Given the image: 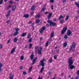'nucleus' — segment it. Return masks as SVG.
<instances>
[{
    "label": "nucleus",
    "instance_id": "f257e3e1",
    "mask_svg": "<svg viewBox=\"0 0 79 79\" xmlns=\"http://www.w3.org/2000/svg\"><path fill=\"white\" fill-rule=\"evenodd\" d=\"M73 58L72 57H71L68 59V63L69 64V68L70 69H73L75 68V66L74 65H72L73 64V60H72Z\"/></svg>",
    "mask_w": 79,
    "mask_h": 79
},
{
    "label": "nucleus",
    "instance_id": "f03ea898",
    "mask_svg": "<svg viewBox=\"0 0 79 79\" xmlns=\"http://www.w3.org/2000/svg\"><path fill=\"white\" fill-rule=\"evenodd\" d=\"M67 30V27H64L63 29H62V30L61 31V33L62 35L63 34H64L65 33V32H66V31Z\"/></svg>",
    "mask_w": 79,
    "mask_h": 79
},
{
    "label": "nucleus",
    "instance_id": "7ed1b4c3",
    "mask_svg": "<svg viewBox=\"0 0 79 79\" xmlns=\"http://www.w3.org/2000/svg\"><path fill=\"white\" fill-rule=\"evenodd\" d=\"M37 57H36L35 59H34L32 60V63L31 64V65H33V64H34L35 63V61L37 60Z\"/></svg>",
    "mask_w": 79,
    "mask_h": 79
},
{
    "label": "nucleus",
    "instance_id": "20e7f679",
    "mask_svg": "<svg viewBox=\"0 0 79 79\" xmlns=\"http://www.w3.org/2000/svg\"><path fill=\"white\" fill-rule=\"evenodd\" d=\"M67 34L69 36H70V35H71V34H72V32L70 30H69L67 31Z\"/></svg>",
    "mask_w": 79,
    "mask_h": 79
},
{
    "label": "nucleus",
    "instance_id": "39448f33",
    "mask_svg": "<svg viewBox=\"0 0 79 79\" xmlns=\"http://www.w3.org/2000/svg\"><path fill=\"white\" fill-rule=\"evenodd\" d=\"M76 47V44L75 43H73L72 44V46H71L70 47V50H72V49H73V48H75Z\"/></svg>",
    "mask_w": 79,
    "mask_h": 79
},
{
    "label": "nucleus",
    "instance_id": "423d86ee",
    "mask_svg": "<svg viewBox=\"0 0 79 79\" xmlns=\"http://www.w3.org/2000/svg\"><path fill=\"white\" fill-rule=\"evenodd\" d=\"M40 65L42 66H45V63L42 60H41L40 61Z\"/></svg>",
    "mask_w": 79,
    "mask_h": 79
},
{
    "label": "nucleus",
    "instance_id": "0eeeda50",
    "mask_svg": "<svg viewBox=\"0 0 79 79\" xmlns=\"http://www.w3.org/2000/svg\"><path fill=\"white\" fill-rule=\"evenodd\" d=\"M10 79H13V77H14V75L13 74L10 73Z\"/></svg>",
    "mask_w": 79,
    "mask_h": 79
},
{
    "label": "nucleus",
    "instance_id": "6e6552de",
    "mask_svg": "<svg viewBox=\"0 0 79 79\" xmlns=\"http://www.w3.org/2000/svg\"><path fill=\"white\" fill-rule=\"evenodd\" d=\"M52 13H51L49 14V16L48 17V18L49 19L52 17Z\"/></svg>",
    "mask_w": 79,
    "mask_h": 79
},
{
    "label": "nucleus",
    "instance_id": "1a4fd4ad",
    "mask_svg": "<svg viewBox=\"0 0 79 79\" xmlns=\"http://www.w3.org/2000/svg\"><path fill=\"white\" fill-rule=\"evenodd\" d=\"M34 53H32V54L31 55L30 59L31 60H33V58H34Z\"/></svg>",
    "mask_w": 79,
    "mask_h": 79
},
{
    "label": "nucleus",
    "instance_id": "9d476101",
    "mask_svg": "<svg viewBox=\"0 0 79 79\" xmlns=\"http://www.w3.org/2000/svg\"><path fill=\"white\" fill-rule=\"evenodd\" d=\"M29 15L28 14H25L24 15L23 17L24 18H29Z\"/></svg>",
    "mask_w": 79,
    "mask_h": 79
},
{
    "label": "nucleus",
    "instance_id": "9b49d317",
    "mask_svg": "<svg viewBox=\"0 0 79 79\" xmlns=\"http://www.w3.org/2000/svg\"><path fill=\"white\" fill-rule=\"evenodd\" d=\"M18 39L17 38L15 37L14 39V40L13 41L14 42L16 43L17 42V41H18Z\"/></svg>",
    "mask_w": 79,
    "mask_h": 79
},
{
    "label": "nucleus",
    "instance_id": "f8f14e48",
    "mask_svg": "<svg viewBox=\"0 0 79 79\" xmlns=\"http://www.w3.org/2000/svg\"><path fill=\"white\" fill-rule=\"evenodd\" d=\"M27 34V33H23L21 35V37H24Z\"/></svg>",
    "mask_w": 79,
    "mask_h": 79
},
{
    "label": "nucleus",
    "instance_id": "ddd939ff",
    "mask_svg": "<svg viewBox=\"0 0 79 79\" xmlns=\"http://www.w3.org/2000/svg\"><path fill=\"white\" fill-rule=\"evenodd\" d=\"M16 7L15 6H14L12 8V11H15V10H16Z\"/></svg>",
    "mask_w": 79,
    "mask_h": 79
},
{
    "label": "nucleus",
    "instance_id": "4468645a",
    "mask_svg": "<svg viewBox=\"0 0 79 79\" xmlns=\"http://www.w3.org/2000/svg\"><path fill=\"white\" fill-rule=\"evenodd\" d=\"M40 22V20L39 19H38L36 20L35 23H36V24H38Z\"/></svg>",
    "mask_w": 79,
    "mask_h": 79
},
{
    "label": "nucleus",
    "instance_id": "2eb2a0df",
    "mask_svg": "<svg viewBox=\"0 0 79 79\" xmlns=\"http://www.w3.org/2000/svg\"><path fill=\"white\" fill-rule=\"evenodd\" d=\"M52 25L53 27H54V26H56V23H53L52 22Z\"/></svg>",
    "mask_w": 79,
    "mask_h": 79
},
{
    "label": "nucleus",
    "instance_id": "dca6fc26",
    "mask_svg": "<svg viewBox=\"0 0 79 79\" xmlns=\"http://www.w3.org/2000/svg\"><path fill=\"white\" fill-rule=\"evenodd\" d=\"M35 6H33L31 9V10L32 11H33V10H34L35 9Z\"/></svg>",
    "mask_w": 79,
    "mask_h": 79
},
{
    "label": "nucleus",
    "instance_id": "f3484780",
    "mask_svg": "<svg viewBox=\"0 0 79 79\" xmlns=\"http://www.w3.org/2000/svg\"><path fill=\"white\" fill-rule=\"evenodd\" d=\"M15 48L13 49L11 51V54H12V53H13L15 52Z\"/></svg>",
    "mask_w": 79,
    "mask_h": 79
},
{
    "label": "nucleus",
    "instance_id": "a211bd4d",
    "mask_svg": "<svg viewBox=\"0 0 79 79\" xmlns=\"http://www.w3.org/2000/svg\"><path fill=\"white\" fill-rule=\"evenodd\" d=\"M48 44H49V41L48 40L46 43L45 44V46L46 47H48Z\"/></svg>",
    "mask_w": 79,
    "mask_h": 79
},
{
    "label": "nucleus",
    "instance_id": "6ab92c4d",
    "mask_svg": "<svg viewBox=\"0 0 79 79\" xmlns=\"http://www.w3.org/2000/svg\"><path fill=\"white\" fill-rule=\"evenodd\" d=\"M53 36H54V32H52L51 34L50 38H52V37H53Z\"/></svg>",
    "mask_w": 79,
    "mask_h": 79
},
{
    "label": "nucleus",
    "instance_id": "aec40b11",
    "mask_svg": "<svg viewBox=\"0 0 79 79\" xmlns=\"http://www.w3.org/2000/svg\"><path fill=\"white\" fill-rule=\"evenodd\" d=\"M40 15L38 14L35 16V18H39L40 17Z\"/></svg>",
    "mask_w": 79,
    "mask_h": 79
},
{
    "label": "nucleus",
    "instance_id": "412c9836",
    "mask_svg": "<svg viewBox=\"0 0 79 79\" xmlns=\"http://www.w3.org/2000/svg\"><path fill=\"white\" fill-rule=\"evenodd\" d=\"M18 34V32L16 31L15 32L14 34V35L15 36L16 35H17Z\"/></svg>",
    "mask_w": 79,
    "mask_h": 79
},
{
    "label": "nucleus",
    "instance_id": "4be33fe9",
    "mask_svg": "<svg viewBox=\"0 0 79 79\" xmlns=\"http://www.w3.org/2000/svg\"><path fill=\"white\" fill-rule=\"evenodd\" d=\"M75 3H76V5L79 8V4L77 2H75Z\"/></svg>",
    "mask_w": 79,
    "mask_h": 79
},
{
    "label": "nucleus",
    "instance_id": "5701e85b",
    "mask_svg": "<svg viewBox=\"0 0 79 79\" xmlns=\"http://www.w3.org/2000/svg\"><path fill=\"white\" fill-rule=\"evenodd\" d=\"M68 36L67 35H65L64 37V38L65 39H68Z\"/></svg>",
    "mask_w": 79,
    "mask_h": 79
},
{
    "label": "nucleus",
    "instance_id": "b1692460",
    "mask_svg": "<svg viewBox=\"0 0 79 79\" xmlns=\"http://www.w3.org/2000/svg\"><path fill=\"white\" fill-rule=\"evenodd\" d=\"M69 18V15H66V18L65 19V21H67L68 19Z\"/></svg>",
    "mask_w": 79,
    "mask_h": 79
},
{
    "label": "nucleus",
    "instance_id": "393cba45",
    "mask_svg": "<svg viewBox=\"0 0 79 79\" xmlns=\"http://www.w3.org/2000/svg\"><path fill=\"white\" fill-rule=\"evenodd\" d=\"M31 36V34H29L27 35V38L28 39H29Z\"/></svg>",
    "mask_w": 79,
    "mask_h": 79
},
{
    "label": "nucleus",
    "instance_id": "a878e982",
    "mask_svg": "<svg viewBox=\"0 0 79 79\" xmlns=\"http://www.w3.org/2000/svg\"><path fill=\"white\" fill-rule=\"evenodd\" d=\"M67 46V43H64V47H66Z\"/></svg>",
    "mask_w": 79,
    "mask_h": 79
},
{
    "label": "nucleus",
    "instance_id": "bb28decb",
    "mask_svg": "<svg viewBox=\"0 0 79 79\" xmlns=\"http://www.w3.org/2000/svg\"><path fill=\"white\" fill-rule=\"evenodd\" d=\"M48 61H49V63H52V61H53V60H52V59H51L48 60Z\"/></svg>",
    "mask_w": 79,
    "mask_h": 79
},
{
    "label": "nucleus",
    "instance_id": "cd10ccee",
    "mask_svg": "<svg viewBox=\"0 0 79 79\" xmlns=\"http://www.w3.org/2000/svg\"><path fill=\"white\" fill-rule=\"evenodd\" d=\"M38 53L39 55H41V54H42V51H41L40 50L39 51H38Z\"/></svg>",
    "mask_w": 79,
    "mask_h": 79
},
{
    "label": "nucleus",
    "instance_id": "c85d7f7f",
    "mask_svg": "<svg viewBox=\"0 0 79 79\" xmlns=\"http://www.w3.org/2000/svg\"><path fill=\"white\" fill-rule=\"evenodd\" d=\"M20 60H24V56H22L20 57Z\"/></svg>",
    "mask_w": 79,
    "mask_h": 79
},
{
    "label": "nucleus",
    "instance_id": "c756f323",
    "mask_svg": "<svg viewBox=\"0 0 79 79\" xmlns=\"http://www.w3.org/2000/svg\"><path fill=\"white\" fill-rule=\"evenodd\" d=\"M63 18V15H61L59 18V20H60L61 19V18Z\"/></svg>",
    "mask_w": 79,
    "mask_h": 79
},
{
    "label": "nucleus",
    "instance_id": "7c9ffc66",
    "mask_svg": "<svg viewBox=\"0 0 79 79\" xmlns=\"http://www.w3.org/2000/svg\"><path fill=\"white\" fill-rule=\"evenodd\" d=\"M28 42H29L30 43H31V42H32V38H31L29 39V40L28 41Z\"/></svg>",
    "mask_w": 79,
    "mask_h": 79
},
{
    "label": "nucleus",
    "instance_id": "2f4dec72",
    "mask_svg": "<svg viewBox=\"0 0 79 79\" xmlns=\"http://www.w3.org/2000/svg\"><path fill=\"white\" fill-rule=\"evenodd\" d=\"M42 48L41 47H39L38 48V50L40 51H40H42Z\"/></svg>",
    "mask_w": 79,
    "mask_h": 79
},
{
    "label": "nucleus",
    "instance_id": "473e14b6",
    "mask_svg": "<svg viewBox=\"0 0 79 79\" xmlns=\"http://www.w3.org/2000/svg\"><path fill=\"white\" fill-rule=\"evenodd\" d=\"M43 31H44V30H43L41 29L40 30V33H41V34H42V33H43Z\"/></svg>",
    "mask_w": 79,
    "mask_h": 79
},
{
    "label": "nucleus",
    "instance_id": "72a5a7b5",
    "mask_svg": "<svg viewBox=\"0 0 79 79\" xmlns=\"http://www.w3.org/2000/svg\"><path fill=\"white\" fill-rule=\"evenodd\" d=\"M48 23H52V22L51 21H50V19H49V20L48 21Z\"/></svg>",
    "mask_w": 79,
    "mask_h": 79
},
{
    "label": "nucleus",
    "instance_id": "f704fd0d",
    "mask_svg": "<svg viewBox=\"0 0 79 79\" xmlns=\"http://www.w3.org/2000/svg\"><path fill=\"white\" fill-rule=\"evenodd\" d=\"M13 3V2L12 1H9V4H12V3Z\"/></svg>",
    "mask_w": 79,
    "mask_h": 79
},
{
    "label": "nucleus",
    "instance_id": "c9c22d12",
    "mask_svg": "<svg viewBox=\"0 0 79 79\" xmlns=\"http://www.w3.org/2000/svg\"><path fill=\"white\" fill-rule=\"evenodd\" d=\"M43 31H44V30L45 29V27H42V28L41 29Z\"/></svg>",
    "mask_w": 79,
    "mask_h": 79
},
{
    "label": "nucleus",
    "instance_id": "e433bc0d",
    "mask_svg": "<svg viewBox=\"0 0 79 79\" xmlns=\"http://www.w3.org/2000/svg\"><path fill=\"white\" fill-rule=\"evenodd\" d=\"M15 30L16 32H18V31H19V28H17L15 29Z\"/></svg>",
    "mask_w": 79,
    "mask_h": 79
},
{
    "label": "nucleus",
    "instance_id": "4c0bfd02",
    "mask_svg": "<svg viewBox=\"0 0 79 79\" xmlns=\"http://www.w3.org/2000/svg\"><path fill=\"white\" fill-rule=\"evenodd\" d=\"M12 7V6L11 5H10L9 6L7 7V8L8 9H9V8H11Z\"/></svg>",
    "mask_w": 79,
    "mask_h": 79
},
{
    "label": "nucleus",
    "instance_id": "58836bf2",
    "mask_svg": "<svg viewBox=\"0 0 79 79\" xmlns=\"http://www.w3.org/2000/svg\"><path fill=\"white\" fill-rule=\"evenodd\" d=\"M54 58L55 60L56 59V58H57V56L56 55H55L54 56Z\"/></svg>",
    "mask_w": 79,
    "mask_h": 79
},
{
    "label": "nucleus",
    "instance_id": "ea45409f",
    "mask_svg": "<svg viewBox=\"0 0 79 79\" xmlns=\"http://www.w3.org/2000/svg\"><path fill=\"white\" fill-rule=\"evenodd\" d=\"M29 48H32V44H30L29 45Z\"/></svg>",
    "mask_w": 79,
    "mask_h": 79
},
{
    "label": "nucleus",
    "instance_id": "a19ab883",
    "mask_svg": "<svg viewBox=\"0 0 79 79\" xmlns=\"http://www.w3.org/2000/svg\"><path fill=\"white\" fill-rule=\"evenodd\" d=\"M32 67H30L29 69V71L31 72V70H32Z\"/></svg>",
    "mask_w": 79,
    "mask_h": 79
},
{
    "label": "nucleus",
    "instance_id": "79ce46f5",
    "mask_svg": "<svg viewBox=\"0 0 79 79\" xmlns=\"http://www.w3.org/2000/svg\"><path fill=\"white\" fill-rule=\"evenodd\" d=\"M44 10H45V8L44 7L42 9L41 11H44Z\"/></svg>",
    "mask_w": 79,
    "mask_h": 79
},
{
    "label": "nucleus",
    "instance_id": "37998d69",
    "mask_svg": "<svg viewBox=\"0 0 79 79\" xmlns=\"http://www.w3.org/2000/svg\"><path fill=\"white\" fill-rule=\"evenodd\" d=\"M23 74H24L25 75H26V74H27V73H26V72H23Z\"/></svg>",
    "mask_w": 79,
    "mask_h": 79
},
{
    "label": "nucleus",
    "instance_id": "c03bdc74",
    "mask_svg": "<svg viewBox=\"0 0 79 79\" xmlns=\"http://www.w3.org/2000/svg\"><path fill=\"white\" fill-rule=\"evenodd\" d=\"M3 3V0H1L0 1V4H2Z\"/></svg>",
    "mask_w": 79,
    "mask_h": 79
},
{
    "label": "nucleus",
    "instance_id": "a18cd8bd",
    "mask_svg": "<svg viewBox=\"0 0 79 79\" xmlns=\"http://www.w3.org/2000/svg\"><path fill=\"white\" fill-rule=\"evenodd\" d=\"M6 16L7 17H8L10 16V13H8V14L6 15Z\"/></svg>",
    "mask_w": 79,
    "mask_h": 79
},
{
    "label": "nucleus",
    "instance_id": "49530a36",
    "mask_svg": "<svg viewBox=\"0 0 79 79\" xmlns=\"http://www.w3.org/2000/svg\"><path fill=\"white\" fill-rule=\"evenodd\" d=\"M41 60L43 62H44V61H46V60L44 58L43 60Z\"/></svg>",
    "mask_w": 79,
    "mask_h": 79
},
{
    "label": "nucleus",
    "instance_id": "de8ad7c7",
    "mask_svg": "<svg viewBox=\"0 0 79 79\" xmlns=\"http://www.w3.org/2000/svg\"><path fill=\"white\" fill-rule=\"evenodd\" d=\"M51 10H53V5H51Z\"/></svg>",
    "mask_w": 79,
    "mask_h": 79
},
{
    "label": "nucleus",
    "instance_id": "09e8293b",
    "mask_svg": "<svg viewBox=\"0 0 79 79\" xmlns=\"http://www.w3.org/2000/svg\"><path fill=\"white\" fill-rule=\"evenodd\" d=\"M50 2L51 3H54V0H50Z\"/></svg>",
    "mask_w": 79,
    "mask_h": 79
},
{
    "label": "nucleus",
    "instance_id": "8fccbe9b",
    "mask_svg": "<svg viewBox=\"0 0 79 79\" xmlns=\"http://www.w3.org/2000/svg\"><path fill=\"white\" fill-rule=\"evenodd\" d=\"M3 64L1 63H0V68H1Z\"/></svg>",
    "mask_w": 79,
    "mask_h": 79
},
{
    "label": "nucleus",
    "instance_id": "3c124183",
    "mask_svg": "<svg viewBox=\"0 0 79 79\" xmlns=\"http://www.w3.org/2000/svg\"><path fill=\"white\" fill-rule=\"evenodd\" d=\"M10 20H8L7 21H6V23L7 24H9L10 23Z\"/></svg>",
    "mask_w": 79,
    "mask_h": 79
},
{
    "label": "nucleus",
    "instance_id": "603ef678",
    "mask_svg": "<svg viewBox=\"0 0 79 79\" xmlns=\"http://www.w3.org/2000/svg\"><path fill=\"white\" fill-rule=\"evenodd\" d=\"M53 20L54 21H57V20L55 18L53 19Z\"/></svg>",
    "mask_w": 79,
    "mask_h": 79
},
{
    "label": "nucleus",
    "instance_id": "864d4df0",
    "mask_svg": "<svg viewBox=\"0 0 79 79\" xmlns=\"http://www.w3.org/2000/svg\"><path fill=\"white\" fill-rule=\"evenodd\" d=\"M60 22L61 24H62L63 23V20H60Z\"/></svg>",
    "mask_w": 79,
    "mask_h": 79
},
{
    "label": "nucleus",
    "instance_id": "5fc2aeb1",
    "mask_svg": "<svg viewBox=\"0 0 79 79\" xmlns=\"http://www.w3.org/2000/svg\"><path fill=\"white\" fill-rule=\"evenodd\" d=\"M51 73H52V71H49V75H51Z\"/></svg>",
    "mask_w": 79,
    "mask_h": 79
},
{
    "label": "nucleus",
    "instance_id": "6e6d98bb",
    "mask_svg": "<svg viewBox=\"0 0 79 79\" xmlns=\"http://www.w3.org/2000/svg\"><path fill=\"white\" fill-rule=\"evenodd\" d=\"M77 75H79V70H78L77 72Z\"/></svg>",
    "mask_w": 79,
    "mask_h": 79
},
{
    "label": "nucleus",
    "instance_id": "4d7b16f0",
    "mask_svg": "<svg viewBox=\"0 0 79 79\" xmlns=\"http://www.w3.org/2000/svg\"><path fill=\"white\" fill-rule=\"evenodd\" d=\"M38 79H42V78H41L40 77V76H39V77L38 78Z\"/></svg>",
    "mask_w": 79,
    "mask_h": 79
},
{
    "label": "nucleus",
    "instance_id": "13d9d810",
    "mask_svg": "<svg viewBox=\"0 0 79 79\" xmlns=\"http://www.w3.org/2000/svg\"><path fill=\"white\" fill-rule=\"evenodd\" d=\"M2 71V69L1 68H0V73H1Z\"/></svg>",
    "mask_w": 79,
    "mask_h": 79
},
{
    "label": "nucleus",
    "instance_id": "bf43d9fd",
    "mask_svg": "<svg viewBox=\"0 0 79 79\" xmlns=\"http://www.w3.org/2000/svg\"><path fill=\"white\" fill-rule=\"evenodd\" d=\"M66 1V0H63V3H64V2H65Z\"/></svg>",
    "mask_w": 79,
    "mask_h": 79
},
{
    "label": "nucleus",
    "instance_id": "052dcab7",
    "mask_svg": "<svg viewBox=\"0 0 79 79\" xmlns=\"http://www.w3.org/2000/svg\"><path fill=\"white\" fill-rule=\"evenodd\" d=\"M2 47H3V46H2V45H0V48H2Z\"/></svg>",
    "mask_w": 79,
    "mask_h": 79
},
{
    "label": "nucleus",
    "instance_id": "680f3d73",
    "mask_svg": "<svg viewBox=\"0 0 79 79\" xmlns=\"http://www.w3.org/2000/svg\"><path fill=\"white\" fill-rule=\"evenodd\" d=\"M74 49H73L72 50H72H71V49H70V51H72V52H74Z\"/></svg>",
    "mask_w": 79,
    "mask_h": 79
},
{
    "label": "nucleus",
    "instance_id": "e2e57ef3",
    "mask_svg": "<svg viewBox=\"0 0 79 79\" xmlns=\"http://www.w3.org/2000/svg\"><path fill=\"white\" fill-rule=\"evenodd\" d=\"M48 13H49V12H46L45 13V15H47V14Z\"/></svg>",
    "mask_w": 79,
    "mask_h": 79
},
{
    "label": "nucleus",
    "instance_id": "0e129e2a",
    "mask_svg": "<svg viewBox=\"0 0 79 79\" xmlns=\"http://www.w3.org/2000/svg\"><path fill=\"white\" fill-rule=\"evenodd\" d=\"M32 23V21H29L28 23V24H31Z\"/></svg>",
    "mask_w": 79,
    "mask_h": 79
},
{
    "label": "nucleus",
    "instance_id": "69168bd1",
    "mask_svg": "<svg viewBox=\"0 0 79 79\" xmlns=\"http://www.w3.org/2000/svg\"><path fill=\"white\" fill-rule=\"evenodd\" d=\"M19 69H23V67H22V66H21V67H20V68H19Z\"/></svg>",
    "mask_w": 79,
    "mask_h": 79
},
{
    "label": "nucleus",
    "instance_id": "338daca9",
    "mask_svg": "<svg viewBox=\"0 0 79 79\" xmlns=\"http://www.w3.org/2000/svg\"><path fill=\"white\" fill-rule=\"evenodd\" d=\"M49 26V24H46V26H47V27H48V26Z\"/></svg>",
    "mask_w": 79,
    "mask_h": 79
},
{
    "label": "nucleus",
    "instance_id": "774afa93",
    "mask_svg": "<svg viewBox=\"0 0 79 79\" xmlns=\"http://www.w3.org/2000/svg\"><path fill=\"white\" fill-rule=\"evenodd\" d=\"M10 40H9L7 41V44H9V43H10Z\"/></svg>",
    "mask_w": 79,
    "mask_h": 79
}]
</instances>
